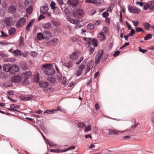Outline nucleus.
I'll list each match as a JSON object with an SVG mask.
<instances>
[{
	"instance_id": "1",
	"label": "nucleus",
	"mask_w": 154,
	"mask_h": 154,
	"mask_svg": "<svg viewBox=\"0 0 154 154\" xmlns=\"http://www.w3.org/2000/svg\"><path fill=\"white\" fill-rule=\"evenodd\" d=\"M42 67L45 68L44 70V72L47 75H51L55 73L54 69L50 64H44Z\"/></svg>"
},
{
	"instance_id": "2",
	"label": "nucleus",
	"mask_w": 154,
	"mask_h": 154,
	"mask_svg": "<svg viewBox=\"0 0 154 154\" xmlns=\"http://www.w3.org/2000/svg\"><path fill=\"white\" fill-rule=\"evenodd\" d=\"M85 12L82 9H79L73 11V16L76 18H80L84 15Z\"/></svg>"
},
{
	"instance_id": "3",
	"label": "nucleus",
	"mask_w": 154,
	"mask_h": 154,
	"mask_svg": "<svg viewBox=\"0 0 154 154\" xmlns=\"http://www.w3.org/2000/svg\"><path fill=\"white\" fill-rule=\"evenodd\" d=\"M103 52V50H100L97 54L95 58V64H98L100 62Z\"/></svg>"
},
{
	"instance_id": "4",
	"label": "nucleus",
	"mask_w": 154,
	"mask_h": 154,
	"mask_svg": "<svg viewBox=\"0 0 154 154\" xmlns=\"http://www.w3.org/2000/svg\"><path fill=\"white\" fill-rule=\"evenodd\" d=\"M79 3L78 0H68L66 2L67 5L72 7L77 6Z\"/></svg>"
},
{
	"instance_id": "5",
	"label": "nucleus",
	"mask_w": 154,
	"mask_h": 154,
	"mask_svg": "<svg viewBox=\"0 0 154 154\" xmlns=\"http://www.w3.org/2000/svg\"><path fill=\"white\" fill-rule=\"evenodd\" d=\"M26 21V20L25 18L22 17L20 18L16 24V27L17 28H20L24 24Z\"/></svg>"
},
{
	"instance_id": "6",
	"label": "nucleus",
	"mask_w": 154,
	"mask_h": 154,
	"mask_svg": "<svg viewBox=\"0 0 154 154\" xmlns=\"http://www.w3.org/2000/svg\"><path fill=\"white\" fill-rule=\"evenodd\" d=\"M19 70V68L17 65H14L13 66H11V67L9 71V73L11 74L15 73Z\"/></svg>"
},
{
	"instance_id": "7",
	"label": "nucleus",
	"mask_w": 154,
	"mask_h": 154,
	"mask_svg": "<svg viewBox=\"0 0 154 154\" xmlns=\"http://www.w3.org/2000/svg\"><path fill=\"white\" fill-rule=\"evenodd\" d=\"M58 39L56 38H54L46 43L48 46L54 45L57 44L58 42Z\"/></svg>"
},
{
	"instance_id": "8",
	"label": "nucleus",
	"mask_w": 154,
	"mask_h": 154,
	"mask_svg": "<svg viewBox=\"0 0 154 154\" xmlns=\"http://www.w3.org/2000/svg\"><path fill=\"white\" fill-rule=\"evenodd\" d=\"M21 78L20 76L19 75H15L13 76L11 78V81L13 82L16 83L20 81Z\"/></svg>"
},
{
	"instance_id": "9",
	"label": "nucleus",
	"mask_w": 154,
	"mask_h": 154,
	"mask_svg": "<svg viewBox=\"0 0 154 154\" xmlns=\"http://www.w3.org/2000/svg\"><path fill=\"white\" fill-rule=\"evenodd\" d=\"M11 67V65L9 63L4 64L3 66V71L5 72H8L9 71Z\"/></svg>"
},
{
	"instance_id": "10",
	"label": "nucleus",
	"mask_w": 154,
	"mask_h": 154,
	"mask_svg": "<svg viewBox=\"0 0 154 154\" xmlns=\"http://www.w3.org/2000/svg\"><path fill=\"white\" fill-rule=\"evenodd\" d=\"M12 21V19L11 17H7L5 18V22L7 26L10 25Z\"/></svg>"
},
{
	"instance_id": "11",
	"label": "nucleus",
	"mask_w": 154,
	"mask_h": 154,
	"mask_svg": "<svg viewBox=\"0 0 154 154\" xmlns=\"http://www.w3.org/2000/svg\"><path fill=\"white\" fill-rule=\"evenodd\" d=\"M23 76L24 78L28 79L31 75V72L30 71H26L23 74Z\"/></svg>"
},
{
	"instance_id": "12",
	"label": "nucleus",
	"mask_w": 154,
	"mask_h": 154,
	"mask_svg": "<svg viewBox=\"0 0 154 154\" xmlns=\"http://www.w3.org/2000/svg\"><path fill=\"white\" fill-rule=\"evenodd\" d=\"M48 10V8L47 6H41L40 8V12L41 13L44 14L45 12L47 11Z\"/></svg>"
},
{
	"instance_id": "13",
	"label": "nucleus",
	"mask_w": 154,
	"mask_h": 154,
	"mask_svg": "<svg viewBox=\"0 0 154 154\" xmlns=\"http://www.w3.org/2000/svg\"><path fill=\"white\" fill-rule=\"evenodd\" d=\"M35 22V20L34 19H32L29 22V23L28 24L26 27V29L27 30V32L29 31L30 29V28L32 25V24Z\"/></svg>"
},
{
	"instance_id": "14",
	"label": "nucleus",
	"mask_w": 154,
	"mask_h": 154,
	"mask_svg": "<svg viewBox=\"0 0 154 154\" xmlns=\"http://www.w3.org/2000/svg\"><path fill=\"white\" fill-rule=\"evenodd\" d=\"M37 36L38 39L39 40H41L42 39H44L45 38V36L44 35V34H43L41 32L38 33L37 34Z\"/></svg>"
},
{
	"instance_id": "15",
	"label": "nucleus",
	"mask_w": 154,
	"mask_h": 154,
	"mask_svg": "<svg viewBox=\"0 0 154 154\" xmlns=\"http://www.w3.org/2000/svg\"><path fill=\"white\" fill-rule=\"evenodd\" d=\"M39 85L41 87L44 88L48 85V83L45 82L40 81L39 82Z\"/></svg>"
},
{
	"instance_id": "16",
	"label": "nucleus",
	"mask_w": 154,
	"mask_h": 154,
	"mask_svg": "<svg viewBox=\"0 0 154 154\" xmlns=\"http://www.w3.org/2000/svg\"><path fill=\"white\" fill-rule=\"evenodd\" d=\"M67 19L71 23L75 24L78 23L79 21V20H78L73 19L69 18H68L67 17Z\"/></svg>"
},
{
	"instance_id": "17",
	"label": "nucleus",
	"mask_w": 154,
	"mask_h": 154,
	"mask_svg": "<svg viewBox=\"0 0 154 154\" xmlns=\"http://www.w3.org/2000/svg\"><path fill=\"white\" fill-rule=\"evenodd\" d=\"M32 98V97L31 96H21L20 98L21 100H30Z\"/></svg>"
},
{
	"instance_id": "18",
	"label": "nucleus",
	"mask_w": 154,
	"mask_h": 154,
	"mask_svg": "<svg viewBox=\"0 0 154 154\" xmlns=\"http://www.w3.org/2000/svg\"><path fill=\"white\" fill-rule=\"evenodd\" d=\"M54 110H56V112L54 111V113H56L57 112V111H60L63 113H66V110L64 108H63L61 106H58L57 107V109H54Z\"/></svg>"
},
{
	"instance_id": "19",
	"label": "nucleus",
	"mask_w": 154,
	"mask_h": 154,
	"mask_svg": "<svg viewBox=\"0 0 154 154\" xmlns=\"http://www.w3.org/2000/svg\"><path fill=\"white\" fill-rule=\"evenodd\" d=\"M8 10L9 13L13 14L16 12V8L14 6H11L9 8Z\"/></svg>"
},
{
	"instance_id": "20",
	"label": "nucleus",
	"mask_w": 154,
	"mask_h": 154,
	"mask_svg": "<svg viewBox=\"0 0 154 154\" xmlns=\"http://www.w3.org/2000/svg\"><path fill=\"white\" fill-rule=\"evenodd\" d=\"M51 21L52 24L54 26H59L60 24V22L57 20H52Z\"/></svg>"
},
{
	"instance_id": "21",
	"label": "nucleus",
	"mask_w": 154,
	"mask_h": 154,
	"mask_svg": "<svg viewBox=\"0 0 154 154\" xmlns=\"http://www.w3.org/2000/svg\"><path fill=\"white\" fill-rule=\"evenodd\" d=\"M51 26V24L50 22H48L44 24L43 27L44 29H49Z\"/></svg>"
},
{
	"instance_id": "22",
	"label": "nucleus",
	"mask_w": 154,
	"mask_h": 154,
	"mask_svg": "<svg viewBox=\"0 0 154 154\" xmlns=\"http://www.w3.org/2000/svg\"><path fill=\"white\" fill-rule=\"evenodd\" d=\"M43 34L46 38H49L52 36L51 33L48 31H44L43 32Z\"/></svg>"
},
{
	"instance_id": "23",
	"label": "nucleus",
	"mask_w": 154,
	"mask_h": 154,
	"mask_svg": "<svg viewBox=\"0 0 154 154\" xmlns=\"http://www.w3.org/2000/svg\"><path fill=\"white\" fill-rule=\"evenodd\" d=\"M53 11L54 13L55 14H59L61 13V10L57 7H56Z\"/></svg>"
},
{
	"instance_id": "24",
	"label": "nucleus",
	"mask_w": 154,
	"mask_h": 154,
	"mask_svg": "<svg viewBox=\"0 0 154 154\" xmlns=\"http://www.w3.org/2000/svg\"><path fill=\"white\" fill-rule=\"evenodd\" d=\"M78 58V55L76 52H74L71 56V59L74 60H76Z\"/></svg>"
},
{
	"instance_id": "25",
	"label": "nucleus",
	"mask_w": 154,
	"mask_h": 154,
	"mask_svg": "<svg viewBox=\"0 0 154 154\" xmlns=\"http://www.w3.org/2000/svg\"><path fill=\"white\" fill-rule=\"evenodd\" d=\"M72 11V9L70 8H66L64 10L65 14L68 15H69L70 13H71Z\"/></svg>"
},
{
	"instance_id": "26",
	"label": "nucleus",
	"mask_w": 154,
	"mask_h": 154,
	"mask_svg": "<svg viewBox=\"0 0 154 154\" xmlns=\"http://www.w3.org/2000/svg\"><path fill=\"white\" fill-rule=\"evenodd\" d=\"M13 54L15 56H20L21 55V51L19 50H16L14 51L13 52Z\"/></svg>"
},
{
	"instance_id": "27",
	"label": "nucleus",
	"mask_w": 154,
	"mask_h": 154,
	"mask_svg": "<svg viewBox=\"0 0 154 154\" xmlns=\"http://www.w3.org/2000/svg\"><path fill=\"white\" fill-rule=\"evenodd\" d=\"M48 81L51 83H54L55 82L56 79L54 77H50L48 78Z\"/></svg>"
},
{
	"instance_id": "28",
	"label": "nucleus",
	"mask_w": 154,
	"mask_h": 154,
	"mask_svg": "<svg viewBox=\"0 0 154 154\" xmlns=\"http://www.w3.org/2000/svg\"><path fill=\"white\" fill-rule=\"evenodd\" d=\"M56 110L54 109H51V110H47L45 111L44 112V113H47L48 114H53L54 113V111H56Z\"/></svg>"
},
{
	"instance_id": "29",
	"label": "nucleus",
	"mask_w": 154,
	"mask_h": 154,
	"mask_svg": "<svg viewBox=\"0 0 154 154\" xmlns=\"http://www.w3.org/2000/svg\"><path fill=\"white\" fill-rule=\"evenodd\" d=\"M16 29L14 28H11L8 30V32L9 35H12L16 31Z\"/></svg>"
},
{
	"instance_id": "30",
	"label": "nucleus",
	"mask_w": 154,
	"mask_h": 154,
	"mask_svg": "<svg viewBox=\"0 0 154 154\" xmlns=\"http://www.w3.org/2000/svg\"><path fill=\"white\" fill-rule=\"evenodd\" d=\"M97 41V40L95 38H94L93 39H92L91 42H92V44L94 47H96L97 45L98 44Z\"/></svg>"
},
{
	"instance_id": "31",
	"label": "nucleus",
	"mask_w": 154,
	"mask_h": 154,
	"mask_svg": "<svg viewBox=\"0 0 154 154\" xmlns=\"http://www.w3.org/2000/svg\"><path fill=\"white\" fill-rule=\"evenodd\" d=\"M143 26L144 28L147 30L149 29L151 26L148 23H144Z\"/></svg>"
},
{
	"instance_id": "32",
	"label": "nucleus",
	"mask_w": 154,
	"mask_h": 154,
	"mask_svg": "<svg viewBox=\"0 0 154 154\" xmlns=\"http://www.w3.org/2000/svg\"><path fill=\"white\" fill-rule=\"evenodd\" d=\"M95 49L94 47L92 48L91 47H89V48L88 49V50L89 51V54L90 55H91L93 52H94Z\"/></svg>"
},
{
	"instance_id": "33",
	"label": "nucleus",
	"mask_w": 154,
	"mask_h": 154,
	"mask_svg": "<svg viewBox=\"0 0 154 154\" xmlns=\"http://www.w3.org/2000/svg\"><path fill=\"white\" fill-rule=\"evenodd\" d=\"M150 5V9H154V1H151L149 2Z\"/></svg>"
},
{
	"instance_id": "34",
	"label": "nucleus",
	"mask_w": 154,
	"mask_h": 154,
	"mask_svg": "<svg viewBox=\"0 0 154 154\" xmlns=\"http://www.w3.org/2000/svg\"><path fill=\"white\" fill-rule=\"evenodd\" d=\"M152 35L151 34H148L144 38L145 40H148L152 38Z\"/></svg>"
},
{
	"instance_id": "35",
	"label": "nucleus",
	"mask_w": 154,
	"mask_h": 154,
	"mask_svg": "<svg viewBox=\"0 0 154 154\" xmlns=\"http://www.w3.org/2000/svg\"><path fill=\"white\" fill-rule=\"evenodd\" d=\"M140 11V10L136 7H134L133 13L135 14H138Z\"/></svg>"
},
{
	"instance_id": "36",
	"label": "nucleus",
	"mask_w": 154,
	"mask_h": 154,
	"mask_svg": "<svg viewBox=\"0 0 154 154\" xmlns=\"http://www.w3.org/2000/svg\"><path fill=\"white\" fill-rule=\"evenodd\" d=\"M93 61L92 60H90L88 62L87 66L88 67L91 68L93 66Z\"/></svg>"
},
{
	"instance_id": "37",
	"label": "nucleus",
	"mask_w": 154,
	"mask_h": 154,
	"mask_svg": "<svg viewBox=\"0 0 154 154\" xmlns=\"http://www.w3.org/2000/svg\"><path fill=\"white\" fill-rule=\"evenodd\" d=\"M65 66L68 68L72 66V64L71 62L69 61L65 64Z\"/></svg>"
},
{
	"instance_id": "38",
	"label": "nucleus",
	"mask_w": 154,
	"mask_h": 154,
	"mask_svg": "<svg viewBox=\"0 0 154 154\" xmlns=\"http://www.w3.org/2000/svg\"><path fill=\"white\" fill-rule=\"evenodd\" d=\"M29 83L28 79L24 78V79L23 81L22 84L23 85H26Z\"/></svg>"
},
{
	"instance_id": "39",
	"label": "nucleus",
	"mask_w": 154,
	"mask_h": 154,
	"mask_svg": "<svg viewBox=\"0 0 154 154\" xmlns=\"http://www.w3.org/2000/svg\"><path fill=\"white\" fill-rule=\"evenodd\" d=\"M84 39L88 42V44L90 46V43L91 42L92 39L91 38H84Z\"/></svg>"
},
{
	"instance_id": "40",
	"label": "nucleus",
	"mask_w": 154,
	"mask_h": 154,
	"mask_svg": "<svg viewBox=\"0 0 154 154\" xmlns=\"http://www.w3.org/2000/svg\"><path fill=\"white\" fill-rule=\"evenodd\" d=\"M109 15V13L107 11H105L102 14L103 17L105 18H106Z\"/></svg>"
},
{
	"instance_id": "41",
	"label": "nucleus",
	"mask_w": 154,
	"mask_h": 154,
	"mask_svg": "<svg viewBox=\"0 0 154 154\" xmlns=\"http://www.w3.org/2000/svg\"><path fill=\"white\" fill-rule=\"evenodd\" d=\"M143 8L145 10L147 9L148 8L150 9V5L149 4L145 3Z\"/></svg>"
},
{
	"instance_id": "42",
	"label": "nucleus",
	"mask_w": 154,
	"mask_h": 154,
	"mask_svg": "<svg viewBox=\"0 0 154 154\" xmlns=\"http://www.w3.org/2000/svg\"><path fill=\"white\" fill-rule=\"evenodd\" d=\"M24 38L21 37L20 40V45H24Z\"/></svg>"
},
{
	"instance_id": "43",
	"label": "nucleus",
	"mask_w": 154,
	"mask_h": 154,
	"mask_svg": "<svg viewBox=\"0 0 154 154\" xmlns=\"http://www.w3.org/2000/svg\"><path fill=\"white\" fill-rule=\"evenodd\" d=\"M32 9L31 7H30L26 9V12L29 14H30L32 12Z\"/></svg>"
},
{
	"instance_id": "44",
	"label": "nucleus",
	"mask_w": 154,
	"mask_h": 154,
	"mask_svg": "<svg viewBox=\"0 0 154 154\" xmlns=\"http://www.w3.org/2000/svg\"><path fill=\"white\" fill-rule=\"evenodd\" d=\"M109 134L110 135H111L112 134H113L115 135H116L117 134V132L114 130H109Z\"/></svg>"
},
{
	"instance_id": "45",
	"label": "nucleus",
	"mask_w": 154,
	"mask_h": 154,
	"mask_svg": "<svg viewBox=\"0 0 154 154\" xmlns=\"http://www.w3.org/2000/svg\"><path fill=\"white\" fill-rule=\"evenodd\" d=\"M55 3L52 1L51 2L50 4V6L51 7V8L53 10L56 7H55Z\"/></svg>"
},
{
	"instance_id": "46",
	"label": "nucleus",
	"mask_w": 154,
	"mask_h": 154,
	"mask_svg": "<svg viewBox=\"0 0 154 154\" xmlns=\"http://www.w3.org/2000/svg\"><path fill=\"white\" fill-rule=\"evenodd\" d=\"M134 8V7H133L130 6H129L128 7V11L131 13H133V11Z\"/></svg>"
},
{
	"instance_id": "47",
	"label": "nucleus",
	"mask_w": 154,
	"mask_h": 154,
	"mask_svg": "<svg viewBox=\"0 0 154 154\" xmlns=\"http://www.w3.org/2000/svg\"><path fill=\"white\" fill-rule=\"evenodd\" d=\"M85 66L84 64H81V65L79 67L78 69H80V70L82 71V70L85 68Z\"/></svg>"
},
{
	"instance_id": "48",
	"label": "nucleus",
	"mask_w": 154,
	"mask_h": 154,
	"mask_svg": "<svg viewBox=\"0 0 154 154\" xmlns=\"http://www.w3.org/2000/svg\"><path fill=\"white\" fill-rule=\"evenodd\" d=\"M91 129V126L90 125H89L88 127L86 126L85 127V131H90Z\"/></svg>"
},
{
	"instance_id": "49",
	"label": "nucleus",
	"mask_w": 154,
	"mask_h": 154,
	"mask_svg": "<svg viewBox=\"0 0 154 154\" xmlns=\"http://www.w3.org/2000/svg\"><path fill=\"white\" fill-rule=\"evenodd\" d=\"M75 148V147L74 146H70L68 148L66 149H64L63 151L65 152L72 149H74Z\"/></svg>"
},
{
	"instance_id": "50",
	"label": "nucleus",
	"mask_w": 154,
	"mask_h": 154,
	"mask_svg": "<svg viewBox=\"0 0 154 154\" xmlns=\"http://www.w3.org/2000/svg\"><path fill=\"white\" fill-rule=\"evenodd\" d=\"M94 24H89L87 26L88 28H89L90 29H92L94 28Z\"/></svg>"
},
{
	"instance_id": "51",
	"label": "nucleus",
	"mask_w": 154,
	"mask_h": 154,
	"mask_svg": "<svg viewBox=\"0 0 154 154\" xmlns=\"http://www.w3.org/2000/svg\"><path fill=\"white\" fill-rule=\"evenodd\" d=\"M79 127L83 128L85 126V125L84 123H79L78 124Z\"/></svg>"
},
{
	"instance_id": "52",
	"label": "nucleus",
	"mask_w": 154,
	"mask_h": 154,
	"mask_svg": "<svg viewBox=\"0 0 154 154\" xmlns=\"http://www.w3.org/2000/svg\"><path fill=\"white\" fill-rule=\"evenodd\" d=\"M82 72V71L80 70V69H78L77 71L76 75L78 76L81 75Z\"/></svg>"
},
{
	"instance_id": "53",
	"label": "nucleus",
	"mask_w": 154,
	"mask_h": 154,
	"mask_svg": "<svg viewBox=\"0 0 154 154\" xmlns=\"http://www.w3.org/2000/svg\"><path fill=\"white\" fill-rule=\"evenodd\" d=\"M100 36H102V38L101 40H103L105 39V37L104 36V35L103 33V32H102L99 33Z\"/></svg>"
},
{
	"instance_id": "54",
	"label": "nucleus",
	"mask_w": 154,
	"mask_h": 154,
	"mask_svg": "<svg viewBox=\"0 0 154 154\" xmlns=\"http://www.w3.org/2000/svg\"><path fill=\"white\" fill-rule=\"evenodd\" d=\"M30 55L34 57H37V53L34 51H33L31 53Z\"/></svg>"
},
{
	"instance_id": "55",
	"label": "nucleus",
	"mask_w": 154,
	"mask_h": 154,
	"mask_svg": "<svg viewBox=\"0 0 154 154\" xmlns=\"http://www.w3.org/2000/svg\"><path fill=\"white\" fill-rule=\"evenodd\" d=\"M139 50L140 52H142L143 53H144L146 52L147 50L145 49H143L141 48H140V47H139Z\"/></svg>"
},
{
	"instance_id": "56",
	"label": "nucleus",
	"mask_w": 154,
	"mask_h": 154,
	"mask_svg": "<svg viewBox=\"0 0 154 154\" xmlns=\"http://www.w3.org/2000/svg\"><path fill=\"white\" fill-rule=\"evenodd\" d=\"M120 52L119 51H116L113 54L114 57H116L119 55L120 54Z\"/></svg>"
},
{
	"instance_id": "57",
	"label": "nucleus",
	"mask_w": 154,
	"mask_h": 154,
	"mask_svg": "<svg viewBox=\"0 0 154 154\" xmlns=\"http://www.w3.org/2000/svg\"><path fill=\"white\" fill-rule=\"evenodd\" d=\"M64 150H62L60 149H56V153H59L64 152L63 151Z\"/></svg>"
},
{
	"instance_id": "58",
	"label": "nucleus",
	"mask_w": 154,
	"mask_h": 154,
	"mask_svg": "<svg viewBox=\"0 0 154 154\" xmlns=\"http://www.w3.org/2000/svg\"><path fill=\"white\" fill-rule=\"evenodd\" d=\"M143 2H136V4L137 5L138 4H139V5L140 6H142L143 5Z\"/></svg>"
},
{
	"instance_id": "59",
	"label": "nucleus",
	"mask_w": 154,
	"mask_h": 154,
	"mask_svg": "<svg viewBox=\"0 0 154 154\" xmlns=\"http://www.w3.org/2000/svg\"><path fill=\"white\" fill-rule=\"evenodd\" d=\"M39 80V78L38 76H36L34 79V82L36 83H37Z\"/></svg>"
},
{
	"instance_id": "60",
	"label": "nucleus",
	"mask_w": 154,
	"mask_h": 154,
	"mask_svg": "<svg viewBox=\"0 0 154 154\" xmlns=\"http://www.w3.org/2000/svg\"><path fill=\"white\" fill-rule=\"evenodd\" d=\"M129 45V42H126L125 43L124 45H123L120 48V49H121L122 48H123L124 47H125V46H128Z\"/></svg>"
},
{
	"instance_id": "61",
	"label": "nucleus",
	"mask_w": 154,
	"mask_h": 154,
	"mask_svg": "<svg viewBox=\"0 0 154 154\" xmlns=\"http://www.w3.org/2000/svg\"><path fill=\"white\" fill-rule=\"evenodd\" d=\"M71 41L73 42H75L77 41V38L75 37H72L71 38Z\"/></svg>"
},
{
	"instance_id": "62",
	"label": "nucleus",
	"mask_w": 154,
	"mask_h": 154,
	"mask_svg": "<svg viewBox=\"0 0 154 154\" xmlns=\"http://www.w3.org/2000/svg\"><path fill=\"white\" fill-rule=\"evenodd\" d=\"M1 32L2 33V36L5 37L8 35L6 33H5V32H3L2 31H1Z\"/></svg>"
},
{
	"instance_id": "63",
	"label": "nucleus",
	"mask_w": 154,
	"mask_h": 154,
	"mask_svg": "<svg viewBox=\"0 0 154 154\" xmlns=\"http://www.w3.org/2000/svg\"><path fill=\"white\" fill-rule=\"evenodd\" d=\"M45 18V17L44 16H43L42 14H40V16L38 18V20H42V19H44V18Z\"/></svg>"
},
{
	"instance_id": "64",
	"label": "nucleus",
	"mask_w": 154,
	"mask_h": 154,
	"mask_svg": "<svg viewBox=\"0 0 154 154\" xmlns=\"http://www.w3.org/2000/svg\"><path fill=\"white\" fill-rule=\"evenodd\" d=\"M108 28L107 27L105 26L103 28V30L104 31L105 33L107 32H108Z\"/></svg>"
}]
</instances>
